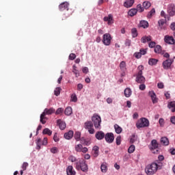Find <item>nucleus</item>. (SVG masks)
Instances as JSON below:
<instances>
[{
	"instance_id": "62",
	"label": "nucleus",
	"mask_w": 175,
	"mask_h": 175,
	"mask_svg": "<svg viewBox=\"0 0 175 175\" xmlns=\"http://www.w3.org/2000/svg\"><path fill=\"white\" fill-rule=\"evenodd\" d=\"M42 146H47V137H44L42 141Z\"/></svg>"
},
{
	"instance_id": "15",
	"label": "nucleus",
	"mask_w": 175,
	"mask_h": 175,
	"mask_svg": "<svg viewBox=\"0 0 175 175\" xmlns=\"http://www.w3.org/2000/svg\"><path fill=\"white\" fill-rule=\"evenodd\" d=\"M105 133L102 131H97L95 135V137L97 140H103V139H105Z\"/></svg>"
},
{
	"instance_id": "4",
	"label": "nucleus",
	"mask_w": 175,
	"mask_h": 175,
	"mask_svg": "<svg viewBox=\"0 0 175 175\" xmlns=\"http://www.w3.org/2000/svg\"><path fill=\"white\" fill-rule=\"evenodd\" d=\"M53 113H55V109L54 108H50L49 109L46 108L40 115V122L43 124H46V115L49 116L50 114H53Z\"/></svg>"
},
{
	"instance_id": "34",
	"label": "nucleus",
	"mask_w": 175,
	"mask_h": 175,
	"mask_svg": "<svg viewBox=\"0 0 175 175\" xmlns=\"http://www.w3.org/2000/svg\"><path fill=\"white\" fill-rule=\"evenodd\" d=\"M42 133L43 135H48L49 136H51L53 131H51L50 129L46 128L43 130Z\"/></svg>"
},
{
	"instance_id": "60",
	"label": "nucleus",
	"mask_w": 175,
	"mask_h": 175,
	"mask_svg": "<svg viewBox=\"0 0 175 175\" xmlns=\"http://www.w3.org/2000/svg\"><path fill=\"white\" fill-rule=\"evenodd\" d=\"M139 90L144 91L146 90V85L144 83L139 85Z\"/></svg>"
},
{
	"instance_id": "31",
	"label": "nucleus",
	"mask_w": 175,
	"mask_h": 175,
	"mask_svg": "<svg viewBox=\"0 0 175 175\" xmlns=\"http://www.w3.org/2000/svg\"><path fill=\"white\" fill-rule=\"evenodd\" d=\"M100 169L103 173H106L107 172V164L106 163L101 164Z\"/></svg>"
},
{
	"instance_id": "40",
	"label": "nucleus",
	"mask_w": 175,
	"mask_h": 175,
	"mask_svg": "<svg viewBox=\"0 0 175 175\" xmlns=\"http://www.w3.org/2000/svg\"><path fill=\"white\" fill-rule=\"evenodd\" d=\"M59 128L62 131H64V129H65V128H66V123H65L64 122H60L59 123Z\"/></svg>"
},
{
	"instance_id": "9",
	"label": "nucleus",
	"mask_w": 175,
	"mask_h": 175,
	"mask_svg": "<svg viewBox=\"0 0 175 175\" xmlns=\"http://www.w3.org/2000/svg\"><path fill=\"white\" fill-rule=\"evenodd\" d=\"M105 139L107 143L111 144L114 142V134L113 133H107L105 135Z\"/></svg>"
},
{
	"instance_id": "64",
	"label": "nucleus",
	"mask_w": 175,
	"mask_h": 175,
	"mask_svg": "<svg viewBox=\"0 0 175 175\" xmlns=\"http://www.w3.org/2000/svg\"><path fill=\"white\" fill-rule=\"evenodd\" d=\"M125 46H131V40H126L125 41Z\"/></svg>"
},
{
	"instance_id": "33",
	"label": "nucleus",
	"mask_w": 175,
	"mask_h": 175,
	"mask_svg": "<svg viewBox=\"0 0 175 175\" xmlns=\"http://www.w3.org/2000/svg\"><path fill=\"white\" fill-rule=\"evenodd\" d=\"M72 73L75 75L76 77H79V76H80V72L77 70V67H76V66H72Z\"/></svg>"
},
{
	"instance_id": "44",
	"label": "nucleus",
	"mask_w": 175,
	"mask_h": 175,
	"mask_svg": "<svg viewBox=\"0 0 175 175\" xmlns=\"http://www.w3.org/2000/svg\"><path fill=\"white\" fill-rule=\"evenodd\" d=\"M135 145H131L128 149L129 154H133V152H135Z\"/></svg>"
},
{
	"instance_id": "35",
	"label": "nucleus",
	"mask_w": 175,
	"mask_h": 175,
	"mask_svg": "<svg viewBox=\"0 0 175 175\" xmlns=\"http://www.w3.org/2000/svg\"><path fill=\"white\" fill-rule=\"evenodd\" d=\"M139 25L142 28H148V22L146 21H142L139 23Z\"/></svg>"
},
{
	"instance_id": "24",
	"label": "nucleus",
	"mask_w": 175,
	"mask_h": 175,
	"mask_svg": "<svg viewBox=\"0 0 175 175\" xmlns=\"http://www.w3.org/2000/svg\"><path fill=\"white\" fill-rule=\"evenodd\" d=\"M161 143L163 146H169V139H167V137H163L161 139Z\"/></svg>"
},
{
	"instance_id": "47",
	"label": "nucleus",
	"mask_w": 175,
	"mask_h": 175,
	"mask_svg": "<svg viewBox=\"0 0 175 175\" xmlns=\"http://www.w3.org/2000/svg\"><path fill=\"white\" fill-rule=\"evenodd\" d=\"M71 102H77V96L75 94L71 95Z\"/></svg>"
},
{
	"instance_id": "26",
	"label": "nucleus",
	"mask_w": 175,
	"mask_h": 175,
	"mask_svg": "<svg viewBox=\"0 0 175 175\" xmlns=\"http://www.w3.org/2000/svg\"><path fill=\"white\" fill-rule=\"evenodd\" d=\"M142 43H147V42H151V36H144L141 38Z\"/></svg>"
},
{
	"instance_id": "54",
	"label": "nucleus",
	"mask_w": 175,
	"mask_h": 175,
	"mask_svg": "<svg viewBox=\"0 0 175 175\" xmlns=\"http://www.w3.org/2000/svg\"><path fill=\"white\" fill-rule=\"evenodd\" d=\"M116 140L117 146H120L121 144V136H118Z\"/></svg>"
},
{
	"instance_id": "56",
	"label": "nucleus",
	"mask_w": 175,
	"mask_h": 175,
	"mask_svg": "<svg viewBox=\"0 0 175 175\" xmlns=\"http://www.w3.org/2000/svg\"><path fill=\"white\" fill-rule=\"evenodd\" d=\"M76 59V54L75 53H71L69 55V59H70L71 61H73V59Z\"/></svg>"
},
{
	"instance_id": "6",
	"label": "nucleus",
	"mask_w": 175,
	"mask_h": 175,
	"mask_svg": "<svg viewBox=\"0 0 175 175\" xmlns=\"http://www.w3.org/2000/svg\"><path fill=\"white\" fill-rule=\"evenodd\" d=\"M92 121L94 123L96 129H100V122H102V119L98 115H94L92 118Z\"/></svg>"
},
{
	"instance_id": "57",
	"label": "nucleus",
	"mask_w": 175,
	"mask_h": 175,
	"mask_svg": "<svg viewBox=\"0 0 175 175\" xmlns=\"http://www.w3.org/2000/svg\"><path fill=\"white\" fill-rule=\"evenodd\" d=\"M27 167H28V163L24 162L22 165L23 170H27Z\"/></svg>"
},
{
	"instance_id": "20",
	"label": "nucleus",
	"mask_w": 175,
	"mask_h": 175,
	"mask_svg": "<svg viewBox=\"0 0 175 175\" xmlns=\"http://www.w3.org/2000/svg\"><path fill=\"white\" fill-rule=\"evenodd\" d=\"M93 157L96 158L99 155V147L94 146L92 149Z\"/></svg>"
},
{
	"instance_id": "41",
	"label": "nucleus",
	"mask_w": 175,
	"mask_h": 175,
	"mask_svg": "<svg viewBox=\"0 0 175 175\" xmlns=\"http://www.w3.org/2000/svg\"><path fill=\"white\" fill-rule=\"evenodd\" d=\"M136 140H137V136H136L135 134H133L131 137L130 138V143L131 144H133V143H135V142H136Z\"/></svg>"
},
{
	"instance_id": "42",
	"label": "nucleus",
	"mask_w": 175,
	"mask_h": 175,
	"mask_svg": "<svg viewBox=\"0 0 175 175\" xmlns=\"http://www.w3.org/2000/svg\"><path fill=\"white\" fill-rule=\"evenodd\" d=\"M131 33H132V37L133 38H137V29H136V28H133L131 29Z\"/></svg>"
},
{
	"instance_id": "14",
	"label": "nucleus",
	"mask_w": 175,
	"mask_h": 175,
	"mask_svg": "<svg viewBox=\"0 0 175 175\" xmlns=\"http://www.w3.org/2000/svg\"><path fill=\"white\" fill-rule=\"evenodd\" d=\"M59 9L60 12H64V10H69V3L63 2L59 5Z\"/></svg>"
},
{
	"instance_id": "55",
	"label": "nucleus",
	"mask_w": 175,
	"mask_h": 175,
	"mask_svg": "<svg viewBox=\"0 0 175 175\" xmlns=\"http://www.w3.org/2000/svg\"><path fill=\"white\" fill-rule=\"evenodd\" d=\"M139 53L141 55H145V54H147V49H141Z\"/></svg>"
},
{
	"instance_id": "63",
	"label": "nucleus",
	"mask_w": 175,
	"mask_h": 175,
	"mask_svg": "<svg viewBox=\"0 0 175 175\" xmlns=\"http://www.w3.org/2000/svg\"><path fill=\"white\" fill-rule=\"evenodd\" d=\"M170 122H172L173 125H175V116H172L170 118Z\"/></svg>"
},
{
	"instance_id": "30",
	"label": "nucleus",
	"mask_w": 175,
	"mask_h": 175,
	"mask_svg": "<svg viewBox=\"0 0 175 175\" xmlns=\"http://www.w3.org/2000/svg\"><path fill=\"white\" fill-rule=\"evenodd\" d=\"M114 129H115V131L116 132V133H118V135H120V133H121V132H122V128H121V126H119L118 124L114 125Z\"/></svg>"
},
{
	"instance_id": "16",
	"label": "nucleus",
	"mask_w": 175,
	"mask_h": 175,
	"mask_svg": "<svg viewBox=\"0 0 175 175\" xmlns=\"http://www.w3.org/2000/svg\"><path fill=\"white\" fill-rule=\"evenodd\" d=\"M148 95L150 96L152 103H158V98H157V94L154 91L149 92Z\"/></svg>"
},
{
	"instance_id": "23",
	"label": "nucleus",
	"mask_w": 175,
	"mask_h": 175,
	"mask_svg": "<svg viewBox=\"0 0 175 175\" xmlns=\"http://www.w3.org/2000/svg\"><path fill=\"white\" fill-rule=\"evenodd\" d=\"M167 107L168 109H172L171 111L172 113H174L175 112V101H172L169 103L167 105Z\"/></svg>"
},
{
	"instance_id": "28",
	"label": "nucleus",
	"mask_w": 175,
	"mask_h": 175,
	"mask_svg": "<svg viewBox=\"0 0 175 175\" xmlns=\"http://www.w3.org/2000/svg\"><path fill=\"white\" fill-rule=\"evenodd\" d=\"M94 126V124L91 121H88L85 122V129H90Z\"/></svg>"
},
{
	"instance_id": "2",
	"label": "nucleus",
	"mask_w": 175,
	"mask_h": 175,
	"mask_svg": "<svg viewBox=\"0 0 175 175\" xmlns=\"http://www.w3.org/2000/svg\"><path fill=\"white\" fill-rule=\"evenodd\" d=\"M137 74L136 77V81L139 84H144L146 82V78L143 76V70H144V66H139L137 67Z\"/></svg>"
},
{
	"instance_id": "49",
	"label": "nucleus",
	"mask_w": 175,
	"mask_h": 175,
	"mask_svg": "<svg viewBox=\"0 0 175 175\" xmlns=\"http://www.w3.org/2000/svg\"><path fill=\"white\" fill-rule=\"evenodd\" d=\"M62 113H64V109L62 108H58L57 111H55V114L58 116V114H61Z\"/></svg>"
},
{
	"instance_id": "48",
	"label": "nucleus",
	"mask_w": 175,
	"mask_h": 175,
	"mask_svg": "<svg viewBox=\"0 0 175 175\" xmlns=\"http://www.w3.org/2000/svg\"><path fill=\"white\" fill-rule=\"evenodd\" d=\"M51 152H52V154H57V152H58V148L57 147H53L51 149Z\"/></svg>"
},
{
	"instance_id": "5",
	"label": "nucleus",
	"mask_w": 175,
	"mask_h": 175,
	"mask_svg": "<svg viewBox=\"0 0 175 175\" xmlns=\"http://www.w3.org/2000/svg\"><path fill=\"white\" fill-rule=\"evenodd\" d=\"M147 126H150V121L146 118H142L136 123L137 129H140V128H146Z\"/></svg>"
},
{
	"instance_id": "12",
	"label": "nucleus",
	"mask_w": 175,
	"mask_h": 175,
	"mask_svg": "<svg viewBox=\"0 0 175 175\" xmlns=\"http://www.w3.org/2000/svg\"><path fill=\"white\" fill-rule=\"evenodd\" d=\"M167 13L171 16H175V5L174 4H170L168 5Z\"/></svg>"
},
{
	"instance_id": "22",
	"label": "nucleus",
	"mask_w": 175,
	"mask_h": 175,
	"mask_svg": "<svg viewBox=\"0 0 175 175\" xmlns=\"http://www.w3.org/2000/svg\"><path fill=\"white\" fill-rule=\"evenodd\" d=\"M128 14L130 17H133V16H136V14H137V10H136V8H132L129 10Z\"/></svg>"
},
{
	"instance_id": "18",
	"label": "nucleus",
	"mask_w": 175,
	"mask_h": 175,
	"mask_svg": "<svg viewBox=\"0 0 175 175\" xmlns=\"http://www.w3.org/2000/svg\"><path fill=\"white\" fill-rule=\"evenodd\" d=\"M133 3H135V0H126L124 3V8H132L133 6Z\"/></svg>"
},
{
	"instance_id": "1",
	"label": "nucleus",
	"mask_w": 175,
	"mask_h": 175,
	"mask_svg": "<svg viewBox=\"0 0 175 175\" xmlns=\"http://www.w3.org/2000/svg\"><path fill=\"white\" fill-rule=\"evenodd\" d=\"M162 169V165H157V163H152L148 165L145 168V172L148 175H152L157 173V171Z\"/></svg>"
},
{
	"instance_id": "8",
	"label": "nucleus",
	"mask_w": 175,
	"mask_h": 175,
	"mask_svg": "<svg viewBox=\"0 0 175 175\" xmlns=\"http://www.w3.org/2000/svg\"><path fill=\"white\" fill-rule=\"evenodd\" d=\"M75 148L77 152H83V154H85V152H88V148H87V147L83 148V145L80 144L75 145Z\"/></svg>"
},
{
	"instance_id": "32",
	"label": "nucleus",
	"mask_w": 175,
	"mask_h": 175,
	"mask_svg": "<svg viewBox=\"0 0 175 175\" xmlns=\"http://www.w3.org/2000/svg\"><path fill=\"white\" fill-rule=\"evenodd\" d=\"M154 53L157 54H162V47L160 45H157L154 47Z\"/></svg>"
},
{
	"instance_id": "13",
	"label": "nucleus",
	"mask_w": 175,
	"mask_h": 175,
	"mask_svg": "<svg viewBox=\"0 0 175 175\" xmlns=\"http://www.w3.org/2000/svg\"><path fill=\"white\" fill-rule=\"evenodd\" d=\"M164 42H165V43H167L168 44H174L175 40L173 36H165L164 38Z\"/></svg>"
},
{
	"instance_id": "58",
	"label": "nucleus",
	"mask_w": 175,
	"mask_h": 175,
	"mask_svg": "<svg viewBox=\"0 0 175 175\" xmlns=\"http://www.w3.org/2000/svg\"><path fill=\"white\" fill-rule=\"evenodd\" d=\"M134 55L135 57V58H142V53H140V52H136L134 53Z\"/></svg>"
},
{
	"instance_id": "43",
	"label": "nucleus",
	"mask_w": 175,
	"mask_h": 175,
	"mask_svg": "<svg viewBox=\"0 0 175 175\" xmlns=\"http://www.w3.org/2000/svg\"><path fill=\"white\" fill-rule=\"evenodd\" d=\"M155 14V9L152 8L150 12L148 14V18H151L152 16Z\"/></svg>"
},
{
	"instance_id": "27",
	"label": "nucleus",
	"mask_w": 175,
	"mask_h": 175,
	"mask_svg": "<svg viewBox=\"0 0 175 175\" xmlns=\"http://www.w3.org/2000/svg\"><path fill=\"white\" fill-rule=\"evenodd\" d=\"M72 113H73L72 108L70 107H67L64 111V114H66V116H71Z\"/></svg>"
},
{
	"instance_id": "51",
	"label": "nucleus",
	"mask_w": 175,
	"mask_h": 175,
	"mask_svg": "<svg viewBox=\"0 0 175 175\" xmlns=\"http://www.w3.org/2000/svg\"><path fill=\"white\" fill-rule=\"evenodd\" d=\"M170 28L171 31H175V22H173L170 24Z\"/></svg>"
},
{
	"instance_id": "61",
	"label": "nucleus",
	"mask_w": 175,
	"mask_h": 175,
	"mask_svg": "<svg viewBox=\"0 0 175 175\" xmlns=\"http://www.w3.org/2000/svg\"><path fill=\"white\" fill-rule=\"evenodd\" d=\"M155 44H156L155 42H150L148 44V46H149V47H150V49H152L154 47H156Z\"/></svg>"
},
{
	"instance_id": "39",
	"label": "nucleus",
	"mask_w": 175,
	"mask_h": 175,
	"mask_svg": "<svg viewBox=\"0 0 175 175\" xmlns=\"http://www.w3.org/2000/svg\"><path fill=\"white\" fill-rule=\"evenodd\" d=\"M137 10V12H139V13H142L144 12V7L142 6V4H138L137 5V8H135Z\"/></svg>"
},
{
	"instance_id": "46",
	"label": "nucleus",
	"mask_w": 175,
	"mask_h": 175,
	"mask_svg": "<svg viewBox=\"0 0 175 175\" xmlns=\"http://www.w3.org/2000/svg\"><path fill=\"white\" fill-rule=\"evenodd\" d=\"M54 94L56 96H58V95L61 94V88H56L54 91Z\"/></svg>"
},
{
	"instance_id": "52",
	"label": "nucleus",
	"mask_w": 175,
	"mask_h": 175,
	"mask_svg": "<svg viewBox=\"0 0 175 175\" xmlns=\"http://www.w3.org/2000/svg\"><path fill=\"white\" fill-rule=\"evenodd\" d=\"M53 140L54 142H59V137H58V134L55 133L53 136Z\"/></svg>"
},
{
	"instance_id": "50",
	"label": "nucleus",
	"mask_w": 175,
	"mask_h": 175,
	"mask_svg": "<svg viewBox=\"0 0 175 175\" xmlns=\"http://www.w3.org/2000/svg\"><path fill=\"white\" fill-rule=\"evenodd\" d=\"M158 24L159 27H163V25L165 24V19H160L158 21Z\"/></svg>"
},
{
	"instance_id": "19",
	"label": "nucleus",
	"mask_w": 175,
	"mask_h": 175,
	"mask_svg": "<svg viewBox=\"0 0 175 175\" xmlns=\"http://www.w3.org/2000/svg\"><path fill=\"white\" fill-rule=\"evenodd\" d=\"M73 131H69L68 132L64 133V138L66 139V140H70L72 137H73Z\"/></svg>"
},
{
	"instance_id": "7",
	"label": "nucleus",
	"mask_w": 175,
	"mask_h": 175,
	"mask_svg": "<svg viewBox=\"0 0 175 175\" xmlns=\"http://www.w3.org/2000/svg\"><path fill=\"white\" fill-rule=\"evenodd\" d=\"M103 43L105 46H110L111 43V36L110 33H105L103 36Z\"/></svg>"
},
{
	"instance_id": "59",
	"label": "nucleus",
	"mask_w": 175,
	"mask_h": 175,
	"mask_svg": "<svg viewBox=\"0 0 175 175\" xmlns=\"http://www.w3.org/2000/svg\"><path fill=\"white\" fill-rule=\"evenodd\" d=\"M88 129L90 135H94L95 133V129H94V128L91 127L90 129Z\"/></svg>"
},
{
	"instance_id": "25",
	"label": "nucleus",
	"mask_w": 175,
	"mask_h": 175,
	"mask_svg": "<svg viewBox=\"0 0 175 175\" xmlns=\"http://www.w3.org/2000/svg\"><path fill=\"white\" fill-rule=\"evenodd\" d=\"M131 95H132V90H131V88H126L124 90V96H126V98H129Z\"/></svg>"
},
{
	"instance_id": "3",
	"label": "nucleus",
	"mask_w": 175,
	"mask_h": 175,
	"mask_svg": "<svg viewBox=\"0 0 175 175\" xmlns=\"http://www.w3.org/2000/svg\"><path fill=\"white\" fill-rule=\"evenodd\" d=\"M75 169L86 172H88V165L84 159H81L75 163Z\"/></svg>"
},
{
	"instance_id": "17",
	"label": "nucleus",
	"mask_w": 175,
	"mask_h": 175,
	"mask_svg": "<svg viewBox=\"0 0 175 175\" xmlns=\"http://www.w3.org/2000/svg\"><path fill=\"white\" fill-rule=\"evenodd\" d=\"M67 175H76V171L73 169V166L68 165L66 168Z\"/></svg>"
},
{
	"instance_id": "53",
	"label": "nucleus",
	"mask_w": 175,
	"mask_h": 175,
	"mask_svg": "<svg viewBox=\"0 0 175 175\" xmlns=\"http://www.w3.org/2000/svg\"><path fill=\"white\" fill-rule=\"evenodd\" d=\"M159 124L160 126H163L165 125V120H163V118H160L159 120Z\"/></svg>"
},
{
	"instance_id": "36",
	"label": "nucleus",
	"mask_w": 175,
	"mask_h": 175,
	"mask_svg": "<svg viewBox=\"0 0 175 175\" xmlns=\"http://www.w3.org/2000/svg\"><path fill=\"white\" fill-rule=\"evenodd\" d=\"M149 65L153 66V65H157L158 64V59H150L148 61Z\"/></svg>"
},
{
	"instance_id": "10",
	"label": "nucleus",
	"mask_w": 175,
	"mask_h": 175,
	"mask_svg": "<svg viewBox=\"0 0 175 175\" xmlns=\"http://www.w3.org/2000/svg\"><path fill=\"white\" fill-rule=\"evenodd\" d=\"M103 21L107 22L108 25H111L114 24V19L113 18V15L109 14L107 16L103 18Z\"/></svg>"
},
{
	"instance_id": "11",
	"label": "nucleus",
	"mask_w": 175,
	"mask_h": 175,
	"mask_svg": "<svg viewBox=\"0 0 175 175\" xmlns=\"http://www.w3.org/2000/svg\"><path fill=\"white\" fill-rule=\"evenodd\" d=\"M174 60L172 59H168L163 62V69H169L172 66V64H173Z\"/></svg>"
},
{
	"instance_id": "21",
	"label": "nucleus",
	"mask_w": 175,
	"mask_h": 175,
	"mask_svg": "<svg viewBox=\"0 0 175 175\" xmlns=\"http://www.w3.org/2000/svg\"><path fill=\"white\" fill-rule=\"evenodd\" d=\"M151 145H152V148H151L152 151V150H157V148H158L159 146V144H158V142H157V139L152 140Z\"/></svg>"
},
{
	"instance_id": "45",
	"label": "nucleus",
	"mask_w": 175,
	"mask_h": 175,
	"mask_svg": "<svg viewBox=\"0 0 175 175\" xmlns=\"http://www.w3.org/2000/svg\"><path fill=\"white\" fill-rule=\"evenodd\" d=\"M36 144H37V150H40V146H42V139L40 138L38 139L36 142Z\"/></svg>"
},
{
	"instance_id": "29",
	"label": "nucleus",
	"mask_w": 175,
	"mask_h": 175,
	"mask_svg": "<svg viewBox=\"0 0 175 175\" xmlns=\"http://www.w3.org/2000/svg\"><path fill=\"white\" fill-rule=\"evenodd\" d=\"M120 68L122 72H125V70H126V63H125V62H124V61L120 62Z\"/></svg>"
},
{
	"instance_id": "38",
	"label": "nucleus",
	"mask_w": 175,
	"mask_h": 175,
	"mask_svg": "<svg viewBox=\"0 0 175 175\" xmlns=\"http://www.w3.org/2000/svg\"><path fill=\"white\" fill-rule=\"evenodd\" d=\"M142 6L144 7V9H148L149 8H151V3L150 1H144L142 4Z\"/></svg>"
},
{
	"instance_id": "37",
	"label": "nucleus",
	"mask_w": 175,
	"mask_h": 175,
	"mask_svg": "<svg viewBox=\"0 0 175 175\" xmlns=\"http://www.w3.org/2000/svg\"><path fill=\"white\" fill-rule=\"evenodd\" d=\"M74 137L77 142H79L80 138L81 137V133L79 131L75 132Z\"/></svg>"
}]
</instances>
